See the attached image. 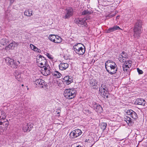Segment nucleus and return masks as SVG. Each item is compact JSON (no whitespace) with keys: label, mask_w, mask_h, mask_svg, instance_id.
I'll return each mask as SVG.
<instances>
[{"label":"nucleus","mask_w":147,"mask_h":147,"mask_svg":"<svg viewBox=\"0 0 147 147\" xmlns=\"http://www.w3.org/2000/svg\"><path fill=\"white\" fill-rule=\"evenodd\" d=\"M107 71L111 75L115 74L117 71V67L115 63L113 61H107L105 64Z\"/></svg>","instance_id":"obj_1"},{"label":"nucleus","mask_w":147,"mask_h":147,"mask_svg":"<svg viewBox=\"0 0 147 147\" xmlns=\"http://www.w3.org/2000/svg\"><path fill=\"white\" fill-rule=\"evenodd\" d=\"M142 22L140 20H138L135 23L133 31L134 36L135 38H139L142 32Z\"/></svg>","instance_id":"obj_2"},{"label":"nucleus","mask_w":147,"mask_h":147,"mask_svg":"<svg viewBox=\"0 0 147 147\" xmlns=\"http://www.w3.org/2000/svg\"><path fill=\"white\" fill-rule=\"evenodd\" d=\"M76 92V91L74 89H66L64 91V95L66 98L71 99L75 96Z\"/></svg>","instance_id":"obj_3"},{"label":"nucleus","mask_w":147,"mask_h":147,"mask_svg":"<svg viewBox=\"0 0 147 147\" xmlns=\"http://www.w3.org/2000/svg\"><path fill=\"white\" fill-rule=\"evenodd\" d=\"M99 91L101 92V95L104 98L107 99L109 97L108 89L105 83L101 84L100 88Z\"/></svg>","instance_id":"obj_4"},{"label":"nucleus","mask_w":147,"mask_h":147,"mask_svg":"<svg viewBox=\"0 0 147 147\" xmlns=\"http://www.w3.org/2000/svg\"><path fill=\"white\" fill-rule=\"evenodd\" d=\"M82 45L79 43L76 44L73 46V49L75 52L79 55H82L85 51V49L84 46L81 47Z\"/></svg>","instance_id":"obj_5"},{"label":"nucleus","mask_w":147,"mask_h":147,"mask_svg":"<svg viewBox=\"0 0 147 147\" xmlns=\"http://www.w3.org/2000/svg\"><path fill=\"white\" fill-rule=\"evenodd\" d=\"M5 61L8 65L13 68H17L18 65L20 63L19 61H15L13 59L9 57L5 58Z\"/></svg>","instance_id":"obj_6"},{"label":"nucleus","mask_w":147,"mask_h":147,"mask_svg":"<svg viewBox=\"0 0 147 147\" xmlns=\"http://www.w3.org/2000/svg\"><path fill=\"white\" fill-rule=\"evenodd\" d=\"M47 61L44 57L40 55H39L37 56L36 58V63L38 66L40 67H44L47 64Z\"/></svg>","instance_id":"obj_7"},{"label":"nucleus","mask_w":147,"mask_h":147,"mask_svg":"<svg viewBox=\"0 0 147 147\" xmlns=\"http://www.w3.org/2000/svg\"><path fill=\"white\" fill-rule=\"evenodd\" d=\"M86 20L84 18H77L75 19L74 22L79 26L86 27L87 26V25Z\"/></svg>","instance_id":"obj_8"},{"label":"nucleus","mask_w":147,"mask_h":147,"mask_svg":"<svg viewBox=\"0 0 147 147\" xmlns=\"http://www.w3.org/2000/svg\"><path fill=\"white\" fill-rule=\"evenodd\" d=\"M36 85L40 88H45L46 87L47 84L43 80L40 79H38L34 80Z\"/></svg>","instance_id":"obj_9"},{"label":"nucleus","mask_w":147,"mask_h":147,"mask_svg":"<svg viewBox=\"0 0 147 147\" xmlns=\"http://www.w3.org/2000/svg\"><path fill=\"white\" fill-rule=\"evenodd\" d=\"M41 68V73L44 75L47 76L50 74L51 71L50 70V67L48 64L46 65Z\"/></svg>","instance_id":"obj_10"},{"label":"nucleus","mask_w":147,"mask_h":147,"mask_svg":"<svg viewBox=\"0 0 147 147\" xmlns=\"http://www.w3.org/2000/svg\"><path fill=\"white\" fill-rule=\"evenodd\" d=\"M73 11L72 8L67 9L65 10V15L63 17L64 19H68L72 16Z\"/></svg>","instance_id":"obj_11"},{"label":"nucleus","mask_w":147,"mask_h":147,"mask_svg":"<svg viewBox=\"0 0 147 147\" xmlns=\"http://www.w3.org/2000/svg\"><path fill=\"white\" fill-rule=\"evenodd\" d=\"M82 133V131L80 129H75L72 131L70 134V136L73 138L77 137Z\"/></svg>","instance_id":"obj_12"},{"label":"nucleus","mask_w":147,"mask_h":147,"mask_svg":"<svg viewBox=\"0 0 147 147\" xmlns=\"http://www.w3.org/2000/svg\"><path fill=\"white\" fill-rule=\"evenodd\" d=\"M127 56V54L125 52L123 51L120 54L118 58V59L121 62H125L126 61Z\"/></svg>","instance_id":"obj_13"},{"label":"nucleus","mask_w":147,"mask_h":147,"mask_svg":"<svg viewBox=\"0 0 147 147\" xmlns=\"http://www.w3.org/2000/svg\"><path fill=\"white\" fill-rule=\"evenodd\" d=\"M97 81L94 79H92L90 80L89 83L90 86L93 87V88L97 89L98 87L97 86Z\"/></svg>","instance_id":"obj_14"},{"label":"nucleus","mask_w":147,"mask_h":147,"mask_svg":"<svg viewBox=\"0 0 147 147\" xmlns=\"http://www.w3.org/2000/svg\"><path fill=\"white\" fill-rule=\"evenodd\" d=\"M63 80L64 81V82H65L67 85L69 84L73 81L72 78L69 76L65 77Z\"/></svg>","instance_id":"obj_15"},{"label":"nucleus","mask_w":147,"mask_h":147,"mask_svg":"<svg viewBox=\"0 0 147 147\" xmlns=\"http://www.w3.org/2000/svg\"><path fill=\"white\" fill-rule=\"evenodd\" d=\"M69 66V64L67 63H61L59 65V69L61 70H64L67 69Z\"/></svg>","instance_id":"obj_16"},{"label":"nucleus","mask_w":147,"mask_h":147,"mask_svg":"<svg viewBox=\"0 0 147 147\" xmlns=\"http://www.w3.org/2000/svg\"><path fill=\"white\" fill-rule=\"evenodd\" d=\"M16 45H17L18 44L15 41H13L11 42L9 45H8L5 47V49L7 50H9L10 49H13Z\"/></svg>","instance_id":"obj_17"},{"label":"nucleus","mask_w":147,"mask_h":147,"mask_svg":"<svg viewBox=\"0 0 147 147\" xmlns=\"http://www.w3.org/2000/svg\"><path fill=\"white\" fill-rule=\"evenodd\" d=\"M136 103L138 105H140L145 106L146 104H147L145 100L142 98H138L136 100Z\"/></svg>","instance_id":"obj_18"},{"label":"nucleus","mask_w":147,"mask_h":147,"mask_svg":"<svg viewBox=\"0 0 147 147\" xmlns=\"http://www.w3.org/2000/svg\"><path fill=\"white\" fill-rule=\"evenodd\" d=\"M131 65H123L122 67L123 71L125 73H126L127 74H129V69L130 67H131Z\"/></svg>","instance_id":"obj_19"},{"label":"nucleus","mask_w":147,"mask_h":147,"mask_svg":"<svg viewBox=\"0 0 147 147\" xmlns=\"http://www.w3.org/2000/svg\"><path fill=\"white\" fill-rule=\"evenodd\" d=\"M29 125L27 123L23 124V125L22 129L23 131L25 132L30 131L31 127H29Z\"/></svg>","instance_id":"obj_20"},{"label":"nucleus","mask_w":147,"mask_h":147,"mask_svg":"<svg viewBox=\"0 0 147 147\" xmlns=\"http://www.w3.org/2000/svg\"><path fill=\"white\" fill-rule=\"evenodd\" d=\"M93 107L94 109L97 112H100L102 111V108L99 105L95 104L94 105Z\"/></svg>","instance_id":"obj_21"},{"label":"nucleus","mask_w":147,"mask_h":147,"mask_svg":"<svg viewBox=\"0 0 147 147\" xmlns=\"http://www.w3.org/2000/svg\"><path fill=\"white\" fill-rule=\"evenodd\" d=\"M9 42V40L5 38L2 39L0 40V43L3 45H6Z\"/></svg>","instance_id":"obj_22"},{"label":"nucleus","mask_w":147,"mask_h":147,"mask_svg":"<svg viewBox=\"0 0 147 147\" xmlns=\"http://www.w3.org/2000/svg\"><path fill=\"white\" fill-rule=\"evenodd\" d=\"M15 77L16 79L19 81H21L22 80V78L21 77V74L20 73L17 72L16 74Z\"/></svg>","instance_id":"obj_23"},{"label":"nucleus","mask_w":147,"mask_h":147,"mask_svg":"<svg viewBox=\"0 0 147 147\" xmlns=\"http://www.w3.org/2000/svg\"><path fill=\"white\" fill-rule=\"evenodd\" d=\"M52 74L53 76L57 78H59L61 76V74L57 71H55L52 72Z\"/></svg>","instance_id":"obj_24"},{"label":"nucleus","mask_w":147,"mask_h":147,"mask_svg":"<svg viewBox=\"0 0 147 147\" xmlns=\"http://www.w3.org/2000/svg\"><path fill=\"white\" fill-rule=\"evenodd\" d=\"M30 48L35 51H37L38 52L40 53L41 51L40 50L38 49L36 47V46H34L32 44H30Z\"/></svg>","instance_id":"obj_25"},{"label":"nucleus","mask_w":147,"mask_h":147,"mask_svg":"<svg viewBox=\"0 0 147 147\" xmlns=\"http://www.w3.org/2000/svg\"><path fill=\"white\" fill-rule=\"evenodd\" d=\"M55 38H56V36L54 34H51L49 37V39L54 43L55 42Z\"/></svg>","instance_id":"obj_26"},{"label":"nucleus","mask_w":147,"mask_h":147,"mask_svg":"<svg viewBox=\"0 0 147 147\" xmlns=\"http://www.w3.org/2000/svg\"><path fill=\"white\" fill-rule=\"evenodd\" d=\"M32 11L29 10H26L24 12V15L27 16H30L32 15Z\"/></svg>","instance_id":"obj_27"},{"label":"nucleus","mask_w":147,"mask_h":147,"mask_svg":"<svg viewBox=\"0 0 147 147\" xmlns=\"http://www.w3.org/2000/svg\"><path fill=\"white\" fill-rule=\"evenodd\" d=\"M0 115L2 119H4L6 117V114L4 111H0Z\"/></svg>","instance_id":"obj_28"},{"label":"nucleus","mask_w":147,"mask_h":147,"mask_svg":"<svg viewBox=\"0 0 147 147\" xmlns=\"http://www.w3.org/2000/svg\"><path fill=\"white\" fill-rule=\"evenodd\" d=\"M134 112V111L132 110H129L127 111L126 112L127 115L129 117L131 118V116L133 115V113Z\"/></svg>","instance_id":"obj_29"},{"label":"nucleus","mask_w":147,"mask_h":147,"mask_svg":"<svg viewBox=\"0 0 147 147\" xmlns=\"http://www.w3.org/2000/svg\"><path fill=\"white\" fill-rule=\"evenodd\" d=\"M55 43H59L61 42L62 39L61 37L59 36H56V38L55 39Z\"/></svg>","instance_id":"obj_30"},{"label":"nucleus","mask_w":147,"mask_h":147,"mask_svg":"<svg viewBox=\"0 0 147 147\" xmlns=\"http://www.w3.org/2000/svg\"><path fill=\"white\" fill-rule=\"evenodd\" d=\"M133 115L131 116V119L132 120H134L138 118V115L136 112L134 111V112L132 113Z\"/></svg>","instance_id":"obj_31"},{"label":"nucleus","mask_w":147,"mask_h":147,"mask_svg":"<svg viewBox=\"0 0 147 147\" xmlns=\"http://www.w3.org/2000/svg\"><path fill=\"white\" fill-rule=\"evenodd\" d=\"M107 124L106 123H101L100 127L102 130L104 131L107 127Z\"/></svg>","instance_id":"obj_32"},{"label":"nucleus","mask_w":147,"mask_h":147,"mask_svg":"<svg viewBox=\"0 0 147 147\" xmlns=\"http://www.w3.org/2000/svg\"><path fill=\"white\" fill-rule=\"evenodd\" d=\"M126 118H125V121H126L127 123H131L132 122L131 120H132L129 117L128 115L126 117Z\"/></svg>","instance_id":"obj_33"},{"label":"nucleus","mask_w":147,"mask_h":147,"mask_svg":"<svg viewBox=\"0 0 147 147\" xmlns=\"http://www.w3.org/2000/svg\"><path fill=\"white\" fill-rule=\"evenodd\" d=\"M111 28L113 29V31H115L117 30H119L121 29L120 27L117 25L114 26L113 27Z\"/></svg>","instance_id":"obj_34"},{"label":"nucleus","mask_w":147,"mask_h":147,"mask_svg":"<svg viewBox=\"0 0 147 147\" xmlns=\"http://www.w3.org/2000/svg\"><path fill=\"white\" fill-rule=\"evenodd\" d=\"M90 14V12L88 10H85L82 12V15H88Z\"/></svg>","instance_id":"obj_35"},{"label":"nucleus","mask_w":147,"mask_h":147,"mask_svg":"<svg viewBox=\"0 0 147 147\" xmlns=\"http://www.w3.org/2000/svg\"><path fill=\"white\" fill-rule=\"evenodd\" d=\"M45 54L49 59H53V58L52 56L50 54L47 52H46Z\"/></svg>","instance_id":"obj_36"},{"label":"nucleus","mask_w":147,"mask_h":147,"mask_svg":"<svg viewBox=\"0 0 147 147\" xmlns=\"http://www.w3.org/2000/svg\"><path fill=\"white\" fill-rule=\"evenodd\" d=\"M9 124L8 121L7 120L6 121H3V125L5 126L6 128H7Z\"/></svg>","instance_id":"obj_37"},{"label":"nucleus","mask_w":147,"mask_h":147,"mask_svg":"<svg viewBox=\"0 0 147 147\" xmlns=\"http://www.w3.org/2000/svg\"><path fill=\"white\" fill-rule=\"evenodd\" d=\"M114 32L111 27L109 28L106 31V33H110Z\"/></svg>","instance_id":"obj_38"},{"label":"nucleus","mask_w":147,"mask_h":147,"mask_svg":"<svg viewBox=\"0 0 147 147\" xmlns=\"http://www.w3.org/2000/svg\"><path fill=\"white\" fill-rule=\"evenodd\" d=\"M137 71L139 74H141L143 73V71L141 70L139 68H137Z\"/></svg>","instance_id":"obj_39"},{"label":"nucleus","mask_w":147,"mask_h":147,"mask_svg":"<svg viewBox=\"0 0 147 147\" xmlns=\"http://www.w3.org/2000/svg\"><path fill=\"white\" fill-rule=\"evenodd\" d=\"M5 14L7 16H10V14L9 13V11H8V10L6 11L5 13Z\"/></svg>","instance_id":"obj_40"},{"label":"nucleus","mask_w":147,"mask_h":147,"mask_svg":"<svg viewBox=\"0 0 147 147\" xmlns=\"http://www.w3.org/2000/svg\"><path fill=\"white\" fill-rule=\"evenodd\" d=\"M3 122L0 121V125H3Z\"/></svg>","instance_id":"obj_41"},{"label":"nucleus","mask_w":147,"mask_h":147,"mask_svg":"<svg viewBox=\"0 0 147 147\" xmlns=\"http://www.w3.org/2000/svg\"><path fill=\"white\" fill-rule=\"evenodd\" d=\"M76 147H82L81 146L78 145L76 146Z\"/></svg>","instance_id":"obj_42"},{"label":"nucleus","mask_w":147,"mask_h":147,"mask_svg":"<svg viewBox=\"0 0 147 147\" xmlns=\"http://www.w3.org/2000/svg\"><path fill=\"white\" fill-rule=\"evenodd\" d=\"M59 114V112H58L57 113V114Z\"/></svg>","instance_id":"obj_43"},{"label":"nucleus","mask_w":147,"mask_h":147,"mask_svg":"<svg viewBox=\"0 0 147 147\" xmlns=\"http://www.w3.org/2000/svg\"><path fill=\"white\" fill-rule=\"evenodd\" d=\"M24 86V85H23V84H22V86Z\"/></svg>","instance_id":"obj_44"},{"label":"nucleus","mask_w":147,"mask_h":147,"mask_svg":"<svg viewBox=\"0 0 147 147\" xmlns=\"http://www.w3.org/2000/svg\"><path fill=\"white\" fill-rule=\"evenodd\" d=\"M1 115H0V119H1Z\"/></svg>","instance_id":"obj_45"}]
</instances>
